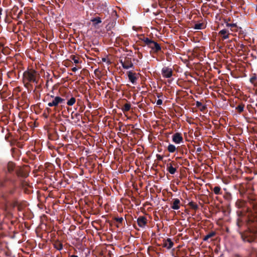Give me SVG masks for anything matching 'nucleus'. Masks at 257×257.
Returning a JSON list of instances; mask_svg holds the SVG:
<instances>
[{"label": "nucleus", "instance_id": "f257e3e1", "mask_svg": "<svg viewBox=\"0 0 257 257\" xmlns=\"http://www.w3.org/2000/svg\"><path fill=\"white\" fill-rule=\"evenodd\" d=\"M4 174L0 178V187L8 189L9 195H13L17 189V180L15 175L18 177H23V172L16 169V164L9 162L7 169H3Z\"/></svg>", "mask_w": 257, "mask_h": 257}, {"label": "nucleus", "instance_id": "f03ea898", "mask_svg": "<svg viewBox=\"0 0 257 257\" xmlns=\"http://www.w3.org/2000/svg\"><path fill=\"white\" fill-rule=\"evenodd\" d=\"M140 40L143 41L146 45L152 49L154 53H158L161 51V47L156 42L150 39L148 37H143V38H140Z\"/></svg>", "mask_w": 257, "mask_h": 257}, {"label": "nucleus", "instance_id": "7ed1b4c3", "mask_svg": "<svg viewBox=\"0 0 257 257\" xmlns=\"http://www.w3.org/2000/svg\"><path fill=\"white\" fill-rule=\"evenodd\" d=\"M37 72L33 69H30L26 71L23 73V77L25 80L29 82H38L36 80Z\"/></svg>", "mask_w": 257, "mask_h": 257}, {"label": "nucleus", "instance_id": "20e7f679", "mask_svg": "<svg viewBox=\"0 0 257 257\" xmlns=\"http://www.w3.org/2000/svg\"><path fill=\"white\" fill-rule=\"evenodd\" d=\"M50 97L52 98V100H50L48 103V105L50 107H56L59 104L65 103V100L60 96H54L53 95H50Z\"/></svg>", "mask_w": 257, "mask_h": 257}, {"label": "nucleus", "instance_id": "39448f33", "mask_svg": "<svg viewBox=\"0 0 257 257\" xmlns=\"http://www.w3.org/2000/svg\"><path fill=\"white\" fill-rule=\"evenodd\" d=\"M245 195L247 196V199L252 205L254 211L257 213V196L249 193H247Z\"/></svg>", "mask_w": 257, "mask_h": 257}, {"label": "nucleus", "instance_id": "423d86ee", "mask_svg": "<svg viewBox=\"0 0 257 257\" xmlns=\"http://www.w3.org/2000/svg\"><path fill=\"white\" fill-rule=\"evenodd\" d=\"M162 74L163 77L165 78H170L173 75V70L171 68L168 67H164L162 68Z\"/></svg>", "mask_w": 257, "mask_h": 257}, {"label": "nucleus", "instance_id": "0eeeda50", "mask_svg": "<svg viewBox=\"0 0 257 257\" xmlns=\"http://www.w3.org/2000/svg\"><path fill=\"white\" fill-rule=\"evenodd\" d=\"M124 65L123 69H128L130 68H134V66L132 62V59L127 56L124 57Z\"/></svg>", "mask_w": 257, "mask_h": 257}, {"label": "nucleus", "instance_id": "6e6552de", "mask_svg": "<svg viewBox=\"0 0 257 257\" xmlns=\"http://www.w3.org/2000/svg\"><path fill=\"white\" fill-rule=\"evenodd\" d=\"M173 142L176 144H180L183 141V137L181 133H175L172 136Z\"/></svg>", "mask_w": 257, "mask_h": 257}, {"label": "nucleus", "instance_id": "1a4fd4ad", "mask_svg": "<svg viewBox=\"0 0 257 257\" xmlns=\"http://www.w3.org/2000/svg\"><path fill=\"white\" fill-rule=\"evenodd\" d=\"M174 245L173 242L170 238H167V239L163 240V247L167 248L168 249H171Z\"/></svg>", "mask_w": 257, "mask_h": 257}, {"label": "nucleus", "instance_id": "9d476101", "mask_svg": "<svg viewBox=\"0 0 257 257\" xmlns=\"http://www.w3.org/2000/svg\"><path fill=\"white\" fill-rule=\"evenodd\" d=\"M137 222L140 227H144L147 223V220L145 216H141L137 219Z\"/></svg>", "mask_w": 257, "mask_h": 257}, {"label": "nucleus", "instance_id": "9b49d317", "mask_svg": "<svg viewBox=\"0 0 257 257\" xmlns=\"http://www.w3.org/2000/svg\"><path fill=\"white\" fill-rule=\"evenodd\" d=\"M127 75L129 80L133 84H136V81L138 79L137 77L136 76V73L130 71L127 72Z\"/></svg>", "mask_w": 257, "mask_h": 257}, {"label": "nucleus", "instance_id": "f8f14e48", "mask_svg": "<svg viewBox=\"0 0 257 257\" xmlns=\"http://www.w3.org/2000/svg\"><path fill=\"white\" fill-rule=\"evenodd\" d=\"M172 1V0H159V5L161 8L167 9L170 4V1Z\"/></svg>", "mask_w": 257, "mask_h": 257}, {"label": "nucleus", "instance_id": "ddd939ff", "mask_svg": "<svg viewBox=\"0 0 257 257\" xmlns=\"http://www.w3.org/2000/svg\"><path fill=\"white\" fill-rule=\"evenodd\" d=\"M180 201L178 198L173 199V202L171 205V208L175 210H178L180 208Z\"/></svg>", "mask_w": 257, "mask_h": 257}, {"label": "nucleus", "instance_id": "4468645a", "mask_svg": "<svg viewBox=\"0 0 257 257\" xmlns=\"http://www.w3.org/2000/svg\"><path fill=\"white\" fill-rule=\"evenodd\" d=\"M11 153L13 157L16 158V159H18L20 155L21 152L18 149L16 148H13L11 149Z\"/></svg>", "mask_w": 257, "mask_h": 257}, {"label": "nucleus", "instance_id": "2eb2a0df", "mask_svg": "<svg viewBox=\"0 0 257 257\" xmlns=\"http://www.w3.org/2000/svg\"><path fill=\"white\" fill-rule=\"evenodd\" d=\"M167 170L172 175L174 174L176 172V169L173 166L172 163L167 164Z\"/></svg>", "mask_w": 257, "mask_h": 257}, {"label": "nucleus", "instance_id": "dca6fc26", "mask_svg": "<svg viewBox=\"0 0 257 257\" xmlns=\"http://www.w3.org/2000/svg\"><path fill=\"white\" fill-rule=\"evenodd\" d=\"M219 35L222 37L223 40L226 39L228 38V31L226 29H223L219 31Z\"/></svg>", "mask_w": 257, "mask_h": 257}, {"label": "nucleus", "instance_id": "f3484780", "mask_svg": "<svg viewBox=\"0 0 257 257\" xmlns=\"http://www.w3.org/2000/svg\"><path fill=\"white\" fill-rule=\"evenodd\" d=\"M116 24L115 20H113L110 21L106 26V29L107 32H109L113 29Z\"/></svg>", "mask_w": 257, "mask_h": 257}, {"label": "nucleus", "instance_id": "a211bd4d", "mask_svg": "<svg viewBox=\"0 0 257 257\" xmlns=\"http://www.w3.org/2000/svg\"><path fill=\"white\" fill-rule=\"evenodd\" d=\"M216 233L215 231H211V232H209L206 235L204 236L203 237V240L204 241H208V240L209 238L214 237L216 235Z\"/></svg>", "mask_w": 257, "mask_h": 257}, {"label": "nucleus", "instance_id": "6ab92c4d", "mask_svg": "<svg viewBox=\"0 0 257 257\" xmlns=\"http://www.w3.org/2000/svg\"><path fill=\"white\" fill-rule=\"evenodd\" d=\"M54 247L57 250H61L63 249V246L60 241L57 240L54 243Z\"/></svg>", "mask_w": 257, "mask_h": 257}, {"label": "nucleus", "instance_id": "aec40b11", "mask_svg": "<svg viewBox=\"0 0 257 257\" xmlns=\"http://www.w3.org/2000/svg\"><path fill=\"white\" fill-rule=\"evenodd\" d=\"M80 115L79 113H75L73 111L71 113V117L72 119H75L76 122H78L80 120Z\"/></svg>", "mask_w": 257, "mask_h": 257}, {"label": "nucleus", "instance_id": "412c9836", "mask_svg": "<svg viewBox=\"0 0 257 257\" xmlns=\"http://www.w3.org/2000/svg\"><path fill=\"white\" fill-rule=\"evenodd\" d=\"M211 189L213 191L214 193L216 195H220L222 193L221 187L219 186H215L213 188H211Z\"/></svg>", "mask_w": 257, "mask_h": 257}, {"label": "nucleus", "instance_id": "4be33fe9", "mask_svg": "<svg viewBox=\"0 0 257 257\" xmlns=\"http://www.w3.org/2000/svg\"><path fill=\"white\" fill-rule=\"evenodd\" d=\"M236 206L238 207V208H241L243 207L245 205V202L241 200H237V201L235 203Z\"/></svg>", "mask_w": 257, "mask_h": 257}, {"label": "nucleus", "instance_id": "5701e85b", "mask_svg": "<svg viewBox=\"0 0 257 257\" xmlns=\"http://www.w3.org/2000/svg\"><path fill=\"white\" fill-rule=\"evenodd\" d=\"M196 106L199 108L201 111H203L206 108V106L205 105H203L201 102L198 101L196 102Z\"/></svg>", "mask_w": 257, "mask_h": 257}, {"label": "nucleus", "instance_id": "b1692460", "mask_svg": "<svg viewBox=\"0 0 257 257\" xmlns=\"http://www.w3.org/2000/svg\"><path fill=\"white\" fill-rule=\"evenodd\" d=\"M91 22L93 23V24L94 26L98 25V24L101 23V20L100 17H96L91 20Z\"/></svg>", "mask_w": 257, "mask_h": 257}, {"label": "nucleus", "instance_id": "393cba45", "mask_svg": "<svg viewBox=\"0 0 257 257\" xmlns=\"http://www.w3.org/2000/svg\"><path fill=\"white\" fill-rule=\"evenodd\" d=\"M244 108V104L242 103H241L239 104L236 108L235 109L237 110L238 113H240L242 112L243 111Z\"/></svg>", "mask_w": 257, "mask_h": 257}, {"label": "nucleus", "instance_id": "a878e982", "mask_svg": "<svg viewBox=\"0 0 257 257\" xmlns=\"http://www.w3.org/2000/svg\"><path fill=\"white\" fill-rule=\"evenodd\" d=\"M193 28L196 30H201L205 28V26L203 23L196 24Z\"/></svg>", "mask_w": 257, "mask_h": 257}, {"label": "nucleus", "instance_id": "bb28decb", "mask_svg": "<svg viewBox=\"0 0 257 257\" xmlns=\"http://www.w3.org/2000/svg\"><path fill=\"white\" fill-rule=\"evenodd\" d=\"M188 205L191 208V209H194L195 211H196L199 208L198 205L193 201L190 202L188 203Z\"/></svg>", "mask_w": 257, "mask_h": 257}, {"label": "nucleus", "instance_id": "cd10ccee", "mask_svg": "<svg viewBox=\"0 0 257 257\" xmlns=\"http://www.w3.org/2000/svg\"><path fill=\"white\" fill-rule=\"evenodd\" d=\"M131 104L130 103H125L123 105V107L121 108V109L123 112L128 111L131 109Z\"/></svg>", "mask_w": 257, "mask_h": 257}, {"label": "nucleus", "instance_id": "c85d7f7f", "mask_svg": "<svg viewBox=\"0 0 257 257\" xmlns=\"http://www.w3.org/2000/svg\"><path fill=\"white\" fill-rule=\"evenodd\" d=\"M16 145V146L19 148H23L24 145L23 143H21L20 142L15 141V143L11 142L10 145L13 146V145Z\"/></svg>", "mask_w": 257, "mask_h": 257}, {"label": "nucleus", "instance_id": "c756f323", "mask_svg": "<svg viewBox=\"0 0 257 257\" xmlns=\"http://www.w3.org/2000/svg\"><path fill=\"white\" fill-rule=\"evenodd\" d=\"M167 149L170 153H174L176 150V148L174 145L170 144L168 146Z\"/></svg>", "mask_w": 257, "mask_h": 257}, {"label": "nucleus", "instance_id": "7c9ffc66", "mask_svg": "<svg viewBox=\"0 0 257 257\" xmlns=\"http://www.w3.org/2000/svg\"><path fill=\"white\" fill-rule=\"evenodd\" d=\"M76 102V99L74 97H71L70 99H69L67 102V104L69 106H72Z\"/></svg>", "mask_w": 257, "mask_h": 257}, {"label": "nucleus", "instance_id": "2f4dec72", "mask_svg": "<svg viewBox=\"0 0 257 257\" xmlns=\"http://www.w3.org/2000/svg\"><path fill=\"white\" fill-rule=\"evenodd\" d=\"M70 58L71 59H72L74 61V63L75 64H78L80 62L78 56H76L74 55H72L70 56Z\"/></svg>", "mask_w": 257, "mask_h": 257}, {"label": "nucleus", "instance_id": "473e14b6", "mask_svg": "<svg viewBox=\"0 0 257 257\" xmlns=\"http://www.w3.org/2000/svg\"><path fill=\"white\" fill-rule=\"evenodd\" d=\"M114 220L116 222H118V223H121L122 222V221H123V218L121 217H114ZM116 226L117 227H119V224H116Z\"/></svg>", "mask_w": 257, "mask_h": 257}, {"label": "nucleus", "instance_id": "72a5a7b5", "mask_svg": "<svg viewBox=\"0 0 257 257\" xmlns=\"http://www.w3.org/2000/svg\"><path fill=\"white\" fill-rule=\"evenodd\" d=\"M20 185L22 188H24L28 186V184L26 181L22 180L20 182Z\"/></svg>", "mask_w": 257, "mask_h": 257}, {"label": "nucleus", "instance_id": "f704fd0d", "mask_svg": "<svg viewBox=\"0 0 257 257\" xmlns=\"http://www.w3.org/2000/svg\"><path fill=\"white\" fill-rule=\"evenodd\" d=\"M255 237L254 236H252L250 238L246 237L245 239H244L245 241H246L249 242H251L254 240Z\"/></svg>", "mask_w": 257, "mask_h": 257}, {"label": "nucleus", "instance_id": "c9c22d12", "mask_svg": "<svg viewBox=\"0 0 257 257\" xmlns=\"http://www.w3.org/2000/svg\"><path fill=\"white\" fill-rule=\"evenodd\" d=\"M226 26L228 27H230L231 29L232 30V28H235L236 27V25L235 24H226Z\"/></svg>", "mask_w": 257, "mask_h": 257}, {"label": "nucleus", "instance_id": "e433bc0d", "mask_svg": "<svg viewBox=\"0 0 257 257\" xmlns=\"http://www.w3.org/2000/svg\"><path fill=\"white\" fill-rule=\"evenodd\" d=\"M224 198L225 199L227 200H230L231 199V194L230 193H227L224 196Z\"/></svg>", "mask_w": 257, "mask_h": 257}, {"label": "nucleus", "instance_id": "4c0bfd02", "mask_svg": "<svg viewBox=\"0 0 257 257\" xmlns=\"http://www.w3.org/2000/svg\"><path fill=\"white\" fill-rule=\"evenodd\" d=\"M119 63L121 64L122 67L123 68V66L124 65V57L121 58L119 60Z\"/></svg>", "mask_w": 257, "mask_h": 257}, {"label": "nucleus", "instance_id": "58836bf2", "mask_svg": "<svg viewBox=\"0 0 257 257\" xmlns=\"http://www.w3.org/2000/svg\"><path fill=\"white\" fill-rule=\"evenodd\" d=\"M156 157H157V159L158 160H159V161H162L163 160V156H161V155H159V154H157L156 155Z\"/></svg>", "mask_w": 257, "mask_h": 257}, {"label": "nucleus", "instance_id": "ea45409f", "mask_svg": "<svg viewBox=\"0 0 257 257\" xmlns=\"http://www.w3.org/2000/svg\"><path fill=\"white\" fill-rule=\"evenodd\" d=\"M243 224V222L242 221H240L239 219H238L237 221V225L239 227H240L242 224Z\"/></svg>", "mask_w": 257, "mask_h": 257}, {"label": "nucleus", "instance_id": "a19ab883", "mask_svg": "<svg viewBox=\"0 0 257 257\" xmlns=\"http://www.w3.org/2000/svg\"><path fill=\"white\" fill-rule=\"evenodd\" d=\"M162 103H163V101L162 99H158L157 101V102H156L157 105H161L162 104Z\"/></svg>", "mask_w": 257, "mask_h": 257}, {"label": "nucleus", "instance_id": "79ce46f5", "mask_svg": "<svg viewBox=\"0 0 257 257\" xmlns=\"http://www.w3.org/2000/svg\"><path fill=\"white\" fill-rule=\"evenodd\" d=\"M102 61L104 62H106L108 63V64H110V62L109 60H108L106 58H102Z\"/></svg>", "mask_w": 257, "mask_h": 257}, {"label": "nucleus", "instance_id": "37998d69", "mask_svg": "<svg viewBox=\"0 0 257 257\" xmlns=\"http://www.w3.org/2000/svg\"><path fill=\"white\" fill-rule=\"evenodd\" d=\"M168 7H170V9H173V8L174 7V3L173 2L170 1V4Z\"/></svg>", "mask_w": 257, "mask_h": 257}, {"label": "nucleus", "instance_id": "c03bdc74", "mask_svg": "<svg viewBox=\"0 0 257 257\" xmlns=\"http://www.w3.org/2000/svg\"><path fill=\"white\" fill-rule=\"evenodd\" d=\"M59 130L62 132H64L66 130V127L62 125L59 128Z\"/></svg>", "mask_w": 257, "mask_h": 257}, {"label": "nucleus", "instance_id": "a18cd8bd", "mask_svg": "<svg viewBox=\"0 0 257 257\" xmlns=\"http://www.w3.org/2000/svg\"><path fill=\"white\" fill-rule=\"evenodd\" d=\"M111 16H115L116 17L115 19H116L117 17L116 12L115 11H112V13H111Z\"/></svg>", "mask_w": 257, "mask_h": 257}, {"label": "nucleus", "instance_id": "49530a36", "mask_svg": "<svg viewBox=\"0 0 257 257\" xmlns=\"http://www.w3.org/2000/svg\"><path fill=\"white\" fill-rule=\"evenodd\" d=\"M107 32L110 36H114V33L112 31H111V30L109 32Z\"/></svg>", "mask_w": 257, "mask_h": 257}, {"label": "nucleus", "instance_id": "de8ad7c7", "mask_svg": "<svg viewBox=\"0 0 257 257\" xmlns=\"http://www.w3.org/2000/svg\"><path fill=\"white\" fill-rule=\"evenodd\" d=\"M138 57L140 59H142L143 58V54L141 53L138 52Z\"/></svg>", "mask_w": 257, "mask_h": 257}, {"label": "nucleus", "instance_id": "09e8293b", "mask_svg": "<svg viewBox=\"0 0 257 257\" xmlns=\"http://www.w3.org/2000/svg\"><path fill=\"white\" fill-rule=\"evenodd\" d=\"M152 6L153 8H156L157 7V3L156 2H155L152 4Z\"/></svg>", "mask_w": 257, "mask_h": 257}, {"label": "nucleus", "instance_id": "8fccbe9b", "mask_svg": "<svg viewBox=\"0 0 257 257\" xmlns=\"http://www.w3.org/2000/svg\"><path fill=\"white\" fill-rule=\"evenodd\" d=\"M202 151V149L200 147H198L196 149V152L200 153Z\"/></svg>", "mask_w": 257, "mask_h": 257}, {"label": "nucleus", "instance_id": "3c124183", "mask_svg": "<svg viewBox=\"0 0 257 257\" xmlns=\"http://www.w3.org/2000/svg\"><path fill=\"white\" fill-rule=\"evenodd\" d=\"M256 79V77H252L250 78V81L251 82H253Z\"/></svg>", "mask_w": 257, "mask_h": 257}, {"label": "nucleus", "instance_id": "603ef678", "mask_svg": "<svg viewBox=\"0 0 257 257\" xmlns=\"http://www.w3.org/2000/svg\"><path fill=\"white\" fill-rule=\"evenodd\" d=\"M178 151L180 152L182 154H183L184 152H183V150L182 148H181V149L178 148Z\"/></svg>", "mask_w": 257, "mask_h": 257}, {"label": "nucleus", "instance_id": "864d4df0", "mask_svg": "<svg viewBox=\"0 0 257 257\" xmlns=\"http://www.w3.org/2000/svg\"><path fill=\"white\" fill-rule=\"evenodd\" d=\"M77 70H78V69L76 67H74L72 68V71L74 72H75Z\"/></svg>", "mask_w": 257, "mask_h": 257}, {"label": "nucleus", "instance_id": "5fc2aeb1", "mask_svg": "<svg viewBox=\"0 0 257 257\" xmlns=\"http://www.w3.org/2000/svg\"><path fill=\"white\" fill-rule=\"evenodd\" d=\"M70 257H78V256L76 255H71L70 256Z\"/></svg>", "mask_w": 257, "mask_h": 257}, {"label": "nucleus", "instance_id": "6e6d98bb", "mask_svg": "<svg viewBox=\"0 0 257 257\" xmlns=\"http://www.w3.org/2000/svg\"><path fill=\"white\" fill-rule=\"evenodd\" d=\"M2 11H3V10H2V8H0V15H2Z\"/></svg>", "mask_w": 257, "mask_h": 257}, {"label": "nucleus", "instance_id": "4d7b16f0", "mask_svg": "<svg viewBox=\"0 0 257 257\" xmlns=\"http://www.w3.org/2000/svg\"><path fill=\"white\" fill-rule=\"evenodd\" d=\"M244 47H245L244 45H243V44H241L240 45V48H243Z\"/></svg>", "mask_w": 257, "mask_h": 257}, {"label": "nucleus", "instance_id": "13d9d810", "mask_svg": "<svg viewBox=\"0 0 257 257\" xmlns=\"http://www.w3.org/2000/svg\"><path fill=\"white\" fill-rule=\"evenodd\" d=\"M48 82H49V81L48 80V81H47V82H46V86H47V87H48Z\"/></svg>", "mask_w": 257, "mask_h": 257}, {"label": "nucleus", "instance_id": "bf43d9fd", "mask_svg": "<svg viewBox=\"0 0 257 257\" xmlns=\"http://www.w3.org/2000/svg\"><path fill=\"white\" fill-rule=\"evenodd\" d=\"M134 48H135V49H136V50H139V48H138V47H134Z\"/></svg>", "mask_w": 257, "mask_h": 257}, {"label": "nucleus", "instance_id": "052dcab7", "mask_svg": "<svg viewBox=\"0 0 257 257\" xmlns=\"http://www.w3.org/2000/svg\"><path fill=\"white\" fill-rule=\"evenodd\" d=\"M181 157H177V158H176V159H177H177H181Z\"/></svg>", "mask_w": 257, "mask_h": 257}, {"label": "nucleus", "instance_id": "680f3d73", "mask_svg": "<svg viewBox=\"0 0 257 257\" xmlns=\"http://www.w3.org/2000/svg\"><path fill=\"white\" fill-rule=\"evenodd\" d=\"M255 11H256V12L257 13V5H256V6Z\"/></svg>", "mask_w": 257, "mask_h": 257}, {"label": "nucleus", "instance_id": "e2e57ef3", "mask_svg": "<svg viewBox=\"0 0 257 257\" xmlns=\"http://www.w3.org/2000/svg\"><path fill=\"white\" fill-rule=\"evenodd\" d=\"M0 178H1V177H0Z\"/></svg>", "mask_w": 257, "mask_h": 257}]
</instances>
